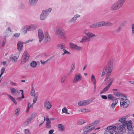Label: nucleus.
Wrapping results in <instances>:
<instances>
[{
    "label": "nucleus",
    "instance_id": "6ab92c4d",
    "mask_svg": "<svg viewBox=\"0 0 134 134\" xmlns=\"http://www.w3.org/2000/svg\"><path fill=\"white\" fill-rule=\"evenodd\" d=\"M27 31H29L28 25H26L24 26L22 28L20 31L25 34L27 33Z\"/></svg>",
    "mask_w": 134,
    "mask_h": 134
},
{
    "label": "nucleus",
    "instance_id": "a19ab883",
    "mask_svg": "<svg viewBox=\"0 0 134 134\" xmlns=\"http://www.w3.org/2000/svg\"><path fill=\"white\" fill-rule=\"evenodd\" d=\"M58 127L59 130L61 131H63L64 130V127L63 125L62 124H59L58 125Z\"/></svg>",
    "mask_w": 134,
    "mask_h": 134
},
{
    "label": "nucleus",
    "instance_id": "bf43d9fd",
    "mask_svg": "<svg viewBox=\"0 0 134 134\" xmlns=\"http://www.w3.org/2000/svg\"><path fill=\"white\" fill-rule=\"evenodd\" d=\"M75 65L74 64H72L71 66V68L70 69V70L71 71H73L75 69Z\"/></svg>",
    "mask_w": 134,
    "mask_h": 134
},
{
    "label": "nucleus",
    "instance_id": "39448f33",
    "mask_svg": "<svg viewBox=\"0 0 134 134\" xmlns=\"http://www.w3.org/2000/svg\"><path fill=\"white\" fill-rule=\"evenodd\" d=\"M120 104L121 106H123V107L124 108H126L127 107L129 104V101L127 99V97L125 96L121 99L120 101Z\"/></svg>",
    "mask_w": 134,
    "mask_h": 134
},
{
    "label": "nucleus",
    "instance_id": "a878e982",
    "mask_svg": "<svg viewBox=\"0 0 134 134\" xmlns=\"http://www.w3.org/2000/svg\"><path fill=\"white\" fill-rule=\"evenodd\" d=\"M90 41V40L86 36H84L82 37L81 40L80 41V42L81 43H85L88 42H89Z\"/></svg>",
    "mask_w": 134,
    "mask_h": 134
},
{
    "label": "nucleus",
    "instance_id": "412c9836",
    "mask_svg": "<svg viewBox=\"0 0 134 134\" xmlns=\"http://www.w3.org/2000/svg\"><path fill=\"white\" fill-rule=\"evenodd\" d=\"M86 35L90 40L92 38L95 37V34L93 33L90 32H87V33H86Z\"/></svg>",
    "mask_w": 134,
    "mask_h": 134
},
{
    "label": "nucleus",
    "instance_id": "6e6552de",
    "mask_svg": "<svg viewBox=\"0 0 134 134\" xmlns=\"http://www.w3.org/2000/svg\"><path fill=\"white\" fill-rule=\"evenodd\" d=\"M94 127L90 123L86 126L83 129L84 133L86 134L94 129Z\"/></svg>",
    "mask_w": 134,
    "mask_h": 134
},
{
    "label": "nucleus",
    "instance_id": "9d476101",
    "mask_svg": "<svg viewBox=\"0 0 134 134\" xmlns=\"http://www.w3.org/2000/svg\"><path fill=\"white\" fill-rule=\"evenodd\" d=\"M44 36L42 30L41 29H39L38 31V37L40 43H41L44 38Z\"/></svg>",
    "mask_w": 134,
    "mask_h": 134
},
{
    "label": "nucleus",
    "instance_id": "0e129e2a",
    "mask_svg": "<svg viewBox=\"0 0 134 134\" xmlns=\"http://www.w3.org/2000/svg\"><path fill=\"white\" fill-rule=\"evenodd\" d=\"M54 130L53 129H51V130L48 132V134H54V133H53V132H54Z\"/></svg>",
    "mask_w": 134,
    "mask_h": 134
},
{
    "label": "nucleus",
    "instance_id": "f704fd0d",
    "mask_svg": "<svg viewBox=\"0 0 134 134\" xmlns=\"http://www.w3.org/2000/svg\"><path fill=\"white\" fill-rule=\"evenodd\" d=\"M8 97L15 104V105H16L17 104V102L13 97L10 95H8Z\"/></svg>",
    "mask_w": 134,
    "mask_h": 134
},
{
    "label": "nucleus",
    "instance_id": "1a4fd4ad",
    "mask_svg": "<svg viewBox=\"0 0 134 134\" xmlns=\"http://www.w3.org/2000/svg\"><path fill=\"white\" fill-rule=\"evenodd\" d=\"M80 17V15L79 14H76L74 15L73 17L70 19L68 22L69 24H71L72 23H75L77 19Z\"/></svg>",
    "mask_w": 134,
    "mask_h": 134
},
{
    "label": "nucleus",
    "instance_id": "b1692460",
    "mask_svg": "<svg viewBox=\"0 0 134 134\" xmlns=\"http://www.w3.org/2000/svg\"><path fill=\"white\" fill-rule=\"evenodd\" d=\"M102 26H111L113 25V24L109 22L101 21Z\"/></svg>",
    "mask_w": 134,
    "mask_h": 134
},
{
    "label": "nucleus",
    "instance_id": "3c124183",
    "mask_svg": "<svg viewBox=\"0 0 134 134\" xmlns=\"http://www.w3.org/2000/svg\"><path fill=\"white\" fill-rule=\"evenodd\" d=\"M20 33H16L13 34V36L15 38H18L20 36Z\"/></svg>",
    "mask_w": 134,
    "mask_h": 134
},
{
    "label": "nucleus",
    "instance_id": "9b49d317",
    "mask_svg": "<svg viewBox=\"0 0 134 134\" xmlns=\"http://www.w3.org/2000/svg\"><path fill=\"white\" fill-rule=\"evenodd\" d=\"M82 79V76L81 74L77 73L75 75L73 80V83H76L78 81H80Z\"/></svg>",
    "mask_w": 134,
    "mask_h": 134
},
{
    "label": "nucleus",
    "instance_id": "473e14b6",
    "mask_svg": "<svg viewBox=\"0 0 134 134\" xmlns=\"http://www.w3.org/2000/svg\"><path fill=\"white\" fill-rule=\"evenodd\" d=\"M125 129V126L123 125L120 126L118 128V131L119 132H122Z\"/></svg>",
    "mask_w": 134,
    "mask_h": 134
},
{
    "label": "nucleus",
    "instance_id": "69168bd1",
    "mask_svg": "<svg viewBox=\"0 0 134 134\" xmlns=\"http://www.w3.org/2000/svg\"><path fill=\"white\" fill-rule=\"evenodd\" d=\"M101 97L102 99H106L107 98V96L105 95H102L101 96Z\"/></svg>",
    "mask_w": 134,
    "mask_h": 134
},
{
    "label": "nucleus",
    "instance_id": "c85d7f7f",
    "mask_svg": "<svg viewBox=\"0 0 134 134\" xmlns=\"http://www.w3.org/2000/svg\"><path fill=\"white\" fill-rule=\"evenodd\" d=\"M57 47L59 49H62L63 50L66 48L64 44L62 43L58 44Z\"/></svg>",
    "mask_w": 134,
    "mask_h": 134
},
{
    "label": "nucleus",
    "instance_id": "dca6fc26",
    "mask_svg": "<svg viewBox=\"0 0 134 134\" xmlns=\"http://www.w3.org/2000/svg\"><path fill=\"white\" fill-rule=\"evenodd\" d=\"M44 105L45 108L47 109H50L52 106L50 102L48 100L45 101Z\"/></svg>",
    "mask_w": 134,
    "mask_h": 134
},
{
    "label": "nucleus",
    "instance_id": "e2e57ef3",
    "mask_svg": "<svg viewBox=\"0 0 134 134\" xmlns=\"http://www.w3.org/2000/svg\"><path fill=\"white\" fill-rule=\"evenodd\" d=\"M46 127L47 128L50 129L51 128V125L50 124H46Z\"/></svg>",
    "mask_w": 134,
    "mask_h": 134
},
{
    "label": "nucleus",
    "instance_id": "4468645a",
    "mask_svg": "<svg viewBox=\"0 0 134 134\" xmlns=\"http://www.w3.org/2000/svg\"><path fill=\"white\" fill-rule=\"evenodd\" d=\"M102 27L101 21H99L93 23L90 26V28L93 29Z\"/></svg>",
    "mask_w": 134,
    "mask_h": 134
},
{
    "label": "nucleus",
    "instance_id": "6e6d98bb",
    "mask_svg": "<svg viewBox=\"0 0 134 134\" xmlns=\"http://www.w3.org/2000/svg\"><path fill=\"white\" fill-rule=\"evenodd\" d=\"M31 107V105L30 103H28L27 108V109L26 110V113H28Z\"/></svg>",
    "mask_w": 134,
    "mask_h": 134
},
{
    "label": "nucleus",
    "instance_id": "72a5a7b5",
    "mask_svg": "<svg viewBox=\"0 0 134 134\" xmlns=\"http://www.w3.org/2000/svg\"><path fill=\"white\" fill-rule=\"evenodd\" d=\"M53 57H50V58L48 59L45 61H43L41 60L40 61V62L41 64L43 65H44L46 63H47L48 62L50 61L51 59L53 58Z\"/></svg>",
    "mask_w": 134,
    "mask_h": 134
},
{
    "label": "nucleus",
    "instance_id": "8fccbe9b",
    "mask_svg": "<svg viewBox=\"0 0 134 134\" xmlns=\"http://www.w3.org/2000/svg\"><path fill=\"white\" fill-rule=\"evenodd\" d=\"M34 96V98L33 100V104H34L36 102L37 99L38 98V96L37 95H35V96Z\"/></svg>",
    "mask_w": 134,
    "mask_h": 134
},
{
    "label": "nucleus",
    "instance_id": "a211bd4d",
    "mask_svg": "<svg viewBox=\"0 0 134 134\" xmlns=\"http://www.w3.org/2000/svg\"><path fill=\"white\" fill-rule=\"evenodd\" d=\"M23 43L21 41H19L17 43V49L19 51H21L23 49Z\"/></svg>",
    "mask_w": 134,
    "mask_h": 134
},
{
    "label": "nucleus",
    "instance_id": "052dcab7",
    "mask_svg": "<svg viewBox=\"0 0 134 134\" xmlns=\"http://www.w3.org/2000/svg\"><path fill=\"white\" fill-rule=\"evenodd\" d=\"M132 31V33L134 34V24H133L131 27Z\"/></svg>",
    "mask_w": 134,
    "mask_h": 134
},
{
    "label": "nucleus",
    "instance_id": "09e8293b",
    "mask_svg": "<svg viewBox=\"0 0 134 134\" xmlns=\"http://www.w3.org/2000/svg\"><path fill=\"white\" fill-rule=\"evenodd\" d=\"M24 132L25 134H31V132L30 130L28 129H25Z\"/></svg>",
    "mask_w": 134,
    "mask_h": 134
},
{
    "label": "nucleus",
    "instance_id": "338daca9",
    "mask_svg": "<svg viewBox=\"0 0 134 134\" xmlns=\"http://www.w3.org/2000/svg\"><path fill=\"white\" fill-rule=\"evenodd\" d=\"M20 91L21 92V94L22 95V98H24V91L23 90H20Z\"/></svg>",
    "mask_w": 134,
    "mask_h": 134
},
{
    "label": "nucleus",
    "instance_id": "79ce46f5",
    "mask_svg": "<svg viewBox=\"0 0 134 134\" xmlns=\"http://www.w3.org/2000/svg\"><path fill=\"white\" fill-rule=\"evenodd\" d=\"M99 123V121L98 120L94 122H92L91 123V124L94 127V129L95 127L98 125Z\"/></svg>",
    "mask_w": 134,
    "mask_h": 134
},
{
    "label": "nucleus",
    "instance_id": "a18cd8bd",
    "mask_svg": "<svg viewBox=\"0 0 134 134\" xmlns=\"http://www.w3.org/2000/svg\"><path fill=\"white\" fill-rule=\"evenodd\" d=\"M81 112L85 113V112H88L90 111L89 109H86L85 108H83L81 109V110L80 111Z\"/></svg>",
    "mask_w": 134,
    "mask_h": 134
},
{
    "label": "nucleus",
    "instance_id": "37998d69",
    "mask_svg": "<svg viewBox=\"0 0 134 134\" xmlns=\"http://www.w3.org/2000/svg\"><path fill=\"white\" fill-rule=\"evenodd\" d=\"M108 100H112L113 101L114 100L116 99H115V97L113 96L111 94H109L107 98Z\"/></svg>",
    "mask_w": 134,
    "mask_h": 134
},
{
    "label": "nucleus",
    "instance_id": "4d7b16f0",
    "mask_svg": "<svg viewBox=\"0 0 134 134\" xmlns=\"http://www.w3.org/2000/svg\"><path fill=\"white\" fill-rule=\"evenodd\" d=\"M34 40V39H31L29 40H28L27 41L25 42H24V43L25 44H26V43H29L30 42H31L33 41Z\"/></svg>",
    "mask_w": 134,
    "mask_h": 134
},
{
    "label": "nucleus",
    "instance_id": "7ed1b4c3",
    "mask_svg": "<svg viewBox=\"0 0 134 134\" xmlns=\"http://www.w3.org/2000/svg\"><path fill=\"white\" fill-rule=\"evenodd\" d=\"M54 31L55 35L58 37L62 38H64L65 37L64 31L62 30L60 27H56L55 28Z\"/></svg>",
    "mask_w": 134,
    "mask_h": 134
},
{
    "label": "nucleus",
    "instance_id": "5701e85b",
    "mask_svg": "<svg viewBox=\"0 0 134 134\" xmlns=\"http://www.w3.org/2000/svg\"><path fill=\"white\" fill-rule=\"evenodd\" d=\"M29 31H33L35 30L37 28V26L35 24H31L28 25Z\"/></svg>",
    "mask_w": 134,
    "mask_h": 134
},
{
    "label": "nucleus",
    "instance_id": "4c0bfd02",
    "mask_svg": "<svg viewBox=\"0 0 134 134\" xmlns=\"http://www.w3.org/2000/svg\"><path fill=\"white\" fill-rule=\"evenodd\" d=\"M18 58L16 56L12 55H11L9 57V59L13 62H15L16 61Z\"/></svg>",
    "mask_w": 134,
    "mask_h": 134
},
{
    "label": "nucleus",
    "instance_id": "7c9ffc66",
    "mask_svg": "<svg viewBox=\"0 0 134 134\" xmlns=\"http://www.w3.org/2000/svg\"><path fill=\"white\" fill-rule=\"evenodd\" d=\"M71 54V53L70 52L67 51L65 49L63 50V52H62V55H69Z\"/></svg>",
    "mask_w": 134,
    "mask_h": 134
},
{
    "label": "nucleus",
    "instance_id": "20e7f679",
    "mask_svg": "<svg viewBox=\"0 0 134 134\" xmlns=\"http://www.w3.org/2000/svg\"><path fill=\"white\" fill-rule=\"evenodd\" d=\"M52 9L49 8L47 9L43 10L40 15V19L41 20H43L46 19L49 13L52 11Z\"/></svg>",
    "mask_w": 134,
    "mask_h": 134
},
{
    "label": "nucleus",
    "instance_id": "603ef678",
    "mask_svg": "<svg viewBox=\"0 0 134 134\" xmlns=\"http://www.w3.org/2000/svg\"><path fill=\"white\" fill-rule=\"evenodd\" d=\"M45 119V117H44V118L42 117V118H41V119L42 120V121L41 122H40V121H39L38 120V122H41V123L39 125V126H40V125H41L43 123V122L44 121Z\"/></svg>",
    "mask_w": 134,
    "mask_h": 134
},
{
    "label": "nucleus",
    "instance_id": "bb28decb",
    "mask_svg": "<svg viewBox=\"0 0 134 134\" xmlns=\"http://www.w3.org/2000/svg\"><path fill=\"white\" fill-rule=\"evenodd\" d=\"M10 90L11 93L14 95H16L19 92V91L18 90L13 88H10Z\"/></svg>",
    "mask_w": 134,
    "mask_h": 134
},
{
    "label": "nucleus",
    "instance_id": "0eeeda50",
    "mask_svg": "<svg viewBox=\"0 0 134 134\" xmlns=\"http://www.w3.org/2000/svg\"><path fill=\"white\" fill-rule=\"evenodd\" d=\"M29 58V55L26 51H25L23 54L21 60V63L24 64L27 61Z\"/></svg>",
    "mask_w": 134,
    "mask_h": 134
},
{
    "label": "nucleus",
    "instance_id": "4be33fe9",
    "mask_svg": "<svg viewBox=\"0 0 134 134\" xmlns=\"http://www.w3.org/2000/svg\"><path fill=\"white\" fill-rule=\"evenodd\" d=\"M113 94L118 97L119 98V99L121 100L123 98H124V97L126 96L121 93L118 92H113Z\"/></svg>",
    "mask_w": 134,
    "mask_h": 134
},
{
    "label": "nucleus",
    "instance_id": "f8f14e48",
    "mask_svg": "<svg viewBox=\"0 0 134 134\" xmlns=\"http://www.w3.org/2000/svg\"><path fill=\"white\" fill-rule=\"evenodd\" d=\"M132 121L130 120L129 121H127L123 122L122 125L125 126V127L127 126V128L129 130H130L132 127Z\"/></svg>",
    "mask_w": 134,
    "mask_h": 134
},
{
    "label": "nucleus",
    "instance_id": "864d4df0",
    "mask_svg": "<svg viewBox=\"0 0 134 134\" xmlns=\"http://www.w3.org/2000/svg\"><path fill=\"white\" fill-rule=\"evenodd\" d=\"M66 79V78L65 76H62L61 78V83H63L65 81Z\"/></svg>",
    "mask_w": 134,
    "mask_h": 134
},
{
    "label": "nucleus",
    "instance_id": "c03bdc74",
    "mask_svg": "<svg viewBox=\"0 0 134 134\" xmlns=\"http://www.w3.org/2000/svg\"><path fill=\"white\" fill-rule=\"evenodd\" d=\"M62 111L63 113H65L66 114H70V113L68 112V109L65 107H64L62 109Z\"/></svg>",
    "mask_w": 134,
    "mask_h": 134
},
{
    "label": "nucleus",
    "instance_id": "f257e3e1",
    "mask_svg": "<svg viewBox=\"0 0 134 134\" xmlns=\"http://www.w3.org/2000/svg\"><path fill=\"white\" fill-rule=\"evenodd\" d=\"M113 69V59L110 58L108 63V66L105 67L103 68L101 75V76L102 77L106 74V77L104 79L103 83H106L105 84H108L100 92V94H103L107 91L113 82V78L109 76Z\"/></svg>",
    "mask_w": 134,
    "mask_h": 134
},
{
    "label": "nucleus",
    "instance_id": "f3484780",
    "mask_svg": "<svg viewBox=\"0 0 134 134\" xmlns=\"http://www.w3.org/2000/svg\"><path fill=\"white\" fill-rule=\"evenodd\" d=\"M38 0H29L28 4L29 5L31 6H33L35 5L37 3Z\"/></svg>",
    "mask_w": 134,
    "mask_h": 134
},
{
    "label": "nucleus",
    "instance_id": "2f4dec72",
    "mask_svg": "<svg viewBox=\"0 0 134 134\" xmlns=\"http://www.w3.org/2000/svg\"><path fill=\"white\" fill-rule=\"evenodd\" d=\"M86 121L83 119H80L77 122V124L79 125H81L86 122Z\"/></svg>",
    "mask_w": 134,
    "mask_h": 134
},
{
    "label": "nucleus",
    "instance_id": "ddd939ff",
    "mask_svg": "<svg viewBox=\"0 0 134 134\" xmlns=\"http://www.w3.org/2000/svg\"><path fill=\"white\" fill-rule=\"evenodd\" d=\"M69 44L71 48L74 50L81 51L82 49V48L81 47L78 46L76 44H74L73 43H70Z\"/></svg>",
    "mask_w": 134,
    "mask_h": 134
},
{
    "label": "nucleus",
    "instance_id": "c9c22d12",
    "mask_svg": "<svg viewBox=\"0 0 134 134\" xmlns=\"http://www.w3.org/2000/svg\"><path fill=\"white\" fill-rule=\"evenodd\" d=\"M37 113H34L29 118L31 120H32L36 116Z\"/></svg>",
    "mask_w": 134,
    "mask_h": 134
},
{
    "label": "nucleus",
    "instance_id": "ea45409f",
    "mask_svg": "<svg viewBox=\"0 0 134 134\" xmlns=\"http://www.w3.org/2000/svg\"><path fill=\"white\" fill-rule=\"evenodd\" d=\"M31 119L28 118L26 121L24 123L23 125L25 126H26L31 122Z\"/></svg>",
    "mask_w": 134,
    "mask_h": 134
},
{
    "label": "nucleus",
    "instance_id": "aec40b11",
    "mask_svg": "<svg viewBox=\"0 0 134 134\" xmlns=\"http://www.w3.org/2000/svg\"><path fill=\"white\" fill-rule=\"evenodd\" d=\"M118 100L114 99L112 101V103L110 105V108L112 110H114L115 108L116 105L118 103Z\"/></svg>",
    "mask_w": 134,
    "mask_h": 134
},
{
    "label": "nucleus",
    "instance_id": "cd10ccee",
    "mask_svg": "<svg viewBox=\"0 0 134 134\" xmlns=\"http://www.w3.org/2000/svg\"><path fill=\"white\" fill-rule=\"evenodd\" d=\"M44 34V38L46 39V40L48 42L50 41L51 40V38L48 33L47 32H45Z\"/></svg>",
    "mask_w": 134,
    "mask_h": 134
},
{
    "label": "nucleus",
    "instance_id": "58836bf2",
    "mask_svg": "<svg viewBox=\"0 0 134 134\" xmlns=\"http://www.w3.org/2000/svg\"><path fill=\"white\" fill-rule=\"evenodd\" d=\"M128 117L126 116H124L119 119V121L121 122H122L126 121Z\"/></svg>",
    "mask_w": 134,
    "mask_h": 134
},
{
    "label": "nucleus",
    "instance_id": "e433bc0d",
    "mask_svg": "<svg viewBox=\"0 0 134 134\" xmlns=\"http://www.w3.org/2000/svg\"><path fill=\"white\" fill-rule=\"evenodd\" d=\"M37 65V63L35 61L32 62L30 64L31 67L33 68L36 67Z\"/></svg>",
    "mask_w": 134,
    "mask_h": 134
},
{
    "label": "nucleus",
    "instance_id": "5fc2aeb1",
    "mask_svg": "<svg viewBox=\"0 0 134 134\" xmlns=\"http://www.w3.org/2000/svg\"><path fill=\"white\" fill-rule=\"evenodd\" d=\"M91 80L92 82L96 81L95 76L93 74L92 75V76L91 78Z\"/></svg>",
    "mask_w": 134,
    "mask_h": 134
},
{
    "label": "nucleus",
    "instance_id": "423d86ee",
    "mask_svg": "<svg viewBox=\"0 0 134 134\" xmlns=\"http://www.w3.org/2000/svg\"><path fill=\"white\" fill-rule=\"evenodd\" d=\"M93 99L91 98L87 100L81 101L78 103V105L79 106H84L91 103Z\"/></svg>",
    "mask_w": 134,
    "mask_h": 134
},
{
    "label": "nucleus",
    "instance_id": "774afa93",
    "mask_svg": "<svg viewBox=\"0 0 134 134\" xmlns=\"http://www.w3.org/2000/svg\"><path fill=\"white\" fill-rule=\"evenodd\" d=\"M7 84V83L6 82H4L2 84L1 86L2 87H4Z\"/></svg>",
    "mask_w": 134,
    "mask_h": 134
},
{
    "label": "nucleus",
    "instance_id": "13d9d810",
    "mask_svg": "<svg viewBox=\"0 0 134 134\" xmlns=\"http://www.w3.org/2000/svg\"><path fill=\"white\" fill-rule=\"evenodd\" d=\"M46 124H51V121L49 119L48 117H47L46 119Z\"/></svg>",
    "mask_w": 134,
    "mask_h": 134
},
{
    "label": "nucleus",
    "instance_id": "de8ad7c7",
    "mask_svg": "<svg viewBox=\"0 0 134 134\" xmlns=\"http://www.w3.org/2000/svg\"><path fill=\"white\" fill-rule=\"evenodd\" d=\"M5 70V68L2 67L1 70V74L0 75V78L1 77L2 75L3 74Z\"/></svg>",
    "mask_w": 134,
    "mask_h": 134
},
{
    "label": "nucleus",
    "instance_id": "680f3d73",
    "mask_svg": "<svg viewBox=\"0 0 134 134\" xmlns=\"http://www.w3.org/2000/svg\"><path fill=\"white\" fill-rule=\"evenodd\" d=\"M6 40L5 39H4L3 40V41L2 43V46L3 47H4V46L5 44V43L6 42Z\"/></svg>",
    "mask_w": 134,
    "mask_h": 134
},
{
    "label": "nucleus",
    "instance_id": "2eb2a0df",
    "mask_svg": "<svg viewBox=\"0 0 134 134\" xmlns=\"http://www.w3.org/2000/svg\"><path fill=\"white\" fill-rule=\"evenodd\" d=\"M120 8L116 3L112 5L111 7V9L112 11H116L120 9Z\"/></svg>",
    "mask_w": 134,
    "mask_h": 134
},
{
    "label": "nucleus",
    "instance_id": "49530a36",
    "mask_svg": "<svg viewBox=\"0 0 134 134\" xmlns=\"http://www.w3.org/2000/svg\"><path fill=\"white\" fill-rule=\"evenodd\" d=\"M35 91L34 90V89L33 87H32V89L31 91V96H34L35 95Z\"/></svg>",
    "mask_w": 134,
    "mask_h": 134
},
{
    "label": "nucleus",
    "instance_id": "f03ea898",
    "mask_svg": "<svg viewBox=\"0 0 134 134\" xmlns=\"http://www.w3.org/2000/svg\"><path fill=\"white\" fill-rule=\"evenodd\" d=\"M117 128L115 126H110L108 127L104 132V134H118L116 131Z\"/></svg>",
    "mask_w": 134,
    "mask_h": 134
},
{
    "label": "nucleus",
    "instance_id": "393cba45",
    "mask_svg": "<svg viewBox=\"0 0 134 134\" xmlns=\"http://www.w3.org/2000/svg\"><path fill=\"white\" fill-rule=\"evenodd\" d=\"M126 0H118L116 3L121 8L125 3Z\"/></svg>",
    "mask_w": 134,
    "mask_h": 134
},
{
    "label": "nucleus",
    "instance_id": "c756f323",
    "mask_svg": "<svg viewBox=\"0 0 134 134\" xmlns=\"http://www.w3.org/2000/svg\"><path fill=\"white\" fill-rule=\"evenodd\" d=\"M20 109L19 108H16L15 110L14 115L15 116H18L19 114Z\"/></svg>",
    "mask_w": 134,
    "mask_h": 134
}]
</instances>
